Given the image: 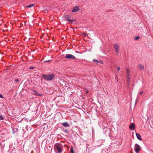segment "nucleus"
Segmentation results:
<instances>
[{"label":"nucleus","mask_w":153,"mask_h":153,"mask_svg":"<svg viewBox=\"0 0 153 153\" xmlns=\"http://www.w3.org/2000/svg\"><path fill=\"white\" fill-rule=\"evenodd\" d=\"M54 149L56 153H61L63 151V149L61 144L56 143L54 146Z\"/></svg>","instance_id":"obj_1"},{"label":"nucleus","mask_w":153,"mask_h":153,"mask_svg":"<svg viewBox=\"0 0 153 153\" xmlns=\"http://www.w3.org/2000/svg\"><path fill=\"white\" fill-rule=\"evenodd\" d=\"M54 75L53 74H51L45 75L43 74L42 75V77L44 79L47 81H51L54 78Z\"/></svg>","instance_id":"obj_2"},{"label":"nucleus","mask_w":153,"mask_h":153,"mask_svg":"<svg viewBox=\"0 0 153 153\" xmlns=\"http://www.w3.org/2000/svg\"><path fill=\"white\" fill-rule=\"evenodd\" d=\"M114 48L115 49V52L116 54H118L119 53L120 46L117 44H115L114 45Z\"/></svg>","instance_id":"obj_3"},{"label":"nucleus","mask_w":153,"mask_h":153,"mask_svg":"<svg viewBox=\"0 0 153 153\" xmlns=\"http://www.w3.org/2000/svg\"><path fill=\"white\" fill-rule=\"evenodd\" d=\"M141 149L140 146L137 144H135V145L134 150L136 153H138Z\"/></svg>","instance_id":"obj_4"},{"label":"nucleus","mask_w":153,"mask_h":153,"mask_svg":"<svg viewBox=\"0 0 153 153\" xmlns=\"http://www.w3.org/2000/svg\"><path fill=\"white\" fill-rule=\"evenodd\" d=\"M65 57L66 58L68 59H75L76 58V57L74 56L72 54H66V55L65 56Z\"/></svg>","instance_id":"obj_5"},{"label":"nucleus","mask_w":153,"mask_h":153,"mask_svg":"<svg viewBox=\"0 0 153 153\" xmlns=\"http://www.w3.org/2000/svg\"><path fill=\"white\" fill-rule=\"evenodd\" d=\"M126 73H127V78L128 79V83H129V80L131 79V78L129 75V69L127 68H126Z\"/></svg>","instance_id":"obj_6"},{"label":"nucleus","mask_w":153,"mask_h":153,"mask_svg":"<svg viewBox=\"0 0 153 153\" xmlns=\"http://www.w3.org/2000/svg\"><path fill=\"white\" fill-rule=\"evenodd\" d=\"M71 17V16L69 15H66L65 16V18L67 19V21H68L70 22H73L74 21V19H69V18Z\"/></svg>","instance_id":"obj_7"},{"label":"nucleus","mask_w":153,"mask_h":153,"mask_svg":"<svg viewBox=\"0 0 153 153\" xmlns=\"http://www.w3.org/2000/svg\"><path fill=\"white\" fill-rule=\"evenodd\" d=\"M129 128L131 130H134L135 128L134 124L133 123H131L129 126Z\"/></svg>","instance_id":"obj_8"},{"label":"nucleus","mask_w":153,"mask_h":153,"mask_svg":"<svg viewBox=\"0 0 153 153\" xmlns=\"http://www.w3.org/2000/svg\"><path fill=\"white\" fill-rule=\"evenodd\" d=\"M79 10V8L78 6H76L74 7L72 10V12H76L77 10Z\"/></svg>","instance_id":"obj_9"},{"label":"nucleus","mask_w":153,"mask_h":153,"mask_svg":"<svg viewBox=\"0 0 153 153\" xmlns=\"http://www.w3.org/2000/svg\"><path fill=\"white\" fill-rule=\"evenodd\" d=\"M62 125L65 127H69V124L67 122H64L62 123Z\"/></svg>","instance_id":"obj_10"},{"label":"nucleus","mask_w":153,"mask_h":153,"mask_svg":"<svg viewBox=\"0 0 153 153\" xmlns=\"http://www.w3.org/2000/svg\"><path fill=\"white\" fill-rule=\"evenodd\" d=\"M136 135L137 137L139 140H142V139L140 135L139 134L137 133H136Z\"/></svg>","instance_id":"obj_11"},{"label":"nucleus","mask_w":153,"mask_h":153,"mask_svg":"<svg viewBox=\"0 0 153 153\" xmlns=\"http://www.w3.org/2000/svg\"><path fill=\"white\" fill-rule=\"evenodd\" d=\"M139 68L141 70H143L144 69V67L143 66L141 65H140L139 66Z\"/></svg>","instance_id":"obj_12"},{"label":"nucleus","mask_w":153,"mask_h":153,"mask_svg":"<svg viewBox=\"0 0 153 153\" xmlns=\"http://www.w3.org/2000/svg\"><path fill=\"white\" fill-rule=\"evenodd\" d=\"M35 92V93H34V94L35 95L39 96H41L42 95V94H39V93L36 92V91Z\"/></svg>","instance_id":"obj_13"},{"label":"nucleus","mask_w":153,"mask_h":153,"mask_svg":"<svg viewBox=\"0 0 153 153\" xmlns=\"http://www.w3.org/2000/svg\"><path fill=\"white\" fill-rule=\"evenodd\" d=\"M34 5V4H30L29 5H28L27 6H26V7L27 8H30L32 7Z\"/></svg>","instance_id":"obj_14"},{"label":"nucleus","mask_w":153,"mask_h":153,"mask_svg":"<svg viewBox=\"0 0 153 153\" xmlns=\"http://www.w3.org/2000/svg\"><path fill=\"white\" fill-rule=\"evenodd\" d=\"M93 62H95L98 63H100V61H97V60L95 59H93Z\"/></svg>","instance_id":"obj_15"},{"label":"nucleus","mask_w":153,"mask_h":153,"mask_svg":"<svg viewBox=\"0 0 153 153\" xmlns=\"http://www.w3.org/2000/svg\"><path fill=\"white\" fill-rule=\"evenodd\" d=\"M140 38L139 36H137L134 39L135 40H138L140 39Z\"/></svg>","instance_id":"obj_16"},{"label":"nucleus","mask_w":153,"mask_h":153,"mask_svg":"<svg viewBox=\"0 0 153 153\" xmlns=\"http://www.w3.org/2000/svg\"><path fill=\"white\" fill-rule=\"evenodd\" d=\"M4 117H3V116H2V115H0V120H2L4 119Z\"/></svg>","instance_id":"obj_17"},{"label":"nucleus","mask_w":153,"mask_h":153,"mask_svg":"<svg viewBox=\"0 0 153 153\" xmlns=\"http://www.w3.org/2000/svg\"><path fill=\"white\" fill-rule=\"evenodd\" d=\"M14 81L16 82H17L19 81V79H16L14 80Z\"/></svg>","instance_id":"obj_18"},{"label":"nucleus","mask_w":153,"mask_h":153,"mask_svg":"<svg viewBox=\"0 0 153 153\" xmlns=\"http://www.w3.org/2000/svg\"><path fill=\"white\" fill-rule=\"evenodd\" d=\"M64 132L65 133H68V131L67 129H65V130H64Z\"/></svg>","instance_id":"obj_19"},{"label":"nucleus","mask_w":153,"mask_h":153,"mask_svg":"<svg viewBox=\"0 0 153 153\" xmlns=\"http://www.w3.org/2000/svg\"><path fill=\"white\" fill-rule=\"evenodd\" d=\"M82 35H83L84 36H86L87 34L85 33H82Z\"/></svg>","instance_id":"obj_20"},{"label":"nucleus","mask_w":153,"mask_h":153,"mask_svg":"<svg viewBox=\"0 0 153 153\" xmlns=\"http://www.w3.org/2000/svg\"><path fill=\"white\" fill-rule=\"evenodd\" d=\"M71 153H74V151L73 149H72L71 150Z\"/></svg>","instance_id":"obj_21"},{"label":"nucleus","mask_w":153,"mask_h":153,"mask_svg":"<svg viewBox=\"0 0 153 153\" xmlns=\"http://www.w3.org/2000/svg\"><path fill=\"white\" fill-rule=\"evenodd\" d=\"M0 98H4V97L1 94H0Z\"/></svg>","instance_id":"obj_22"},{"label":"nucleus","mask_w":153,"mask_h":153,"mask_svg":"<svg viewBox=\"0 0 153 153\" xmlns=\"http://www.w3.org/2000/svg\"><path fill=\"white\" fill-rule=\"evenodd\" d=\"M33 68H34V67L33 66L30 67L29 68V69H33Z\"/></svg>","instance_id":"obj_23"},{"label":"nucleus","mask_w":153,"mask_h":153,"mask_svg":"<svg viewBox=\"0 0 153 153\" xmlns=\"http://www.w3.org/2000/svg\"><path fill=\"white\" fill-rule=\"evenodd\" d=\"M143 93V91H140L139 92V94L140 95H141Z\"/></svg>","instance_id":"obj_24"},{"label":"nucleus","mask_w":153,"mask_h":153,"mask_svg":"<svg viewBox=\"0 0 153 153\" xmlns=\"http://www.w3.org/2000/svg\"><path fill=\"white\" fill-rule=\"evenodd\" d=\"M51 61V60H48L45 61H44V62H49L50 61Z\"/></svg>","instance_id":"obj_25"},{"label":"nucleus","mask_w":153,"mask_h":153,"mask_svg":"<svg viewBox=\"0 0 153 153\" xmlns=\"http://www.w3.org/2000/svg\"><path fill=\"white\" fill-rule=\"evenodd\" d=\"M117 71H119V70H120V68L119 67H118L117 68Z\"/></svg>","instance_id":"obj_26"},{"label":"nucleus","mask_w":153,"mask_h":153,"mask_svg":"<svg viewBox=\"0 0 153 153\" xmlns=\"http://www.w3.org/2000/svg\"><path fill=\"white\" fill-rule=\"evenodd\" d=\"M44 10L45 11H48L49 10H48L47 9H44Z\"/></svg>","instance_id":"obj_27"},{"label":"nucleus","mask_w":153,"mask_h":153,"mask_svg":"<svg viewBox=\"0 0 153 153\" xmlns=\"http://www.w3.org/2000/svg\"><path fill=\"white\" fill-rule=\"evenodd\" d=\"M86 93H87V94L88 93V90H87V91H86Z\"/></svg>","instance_id":"obj_28"}]
</instances>
